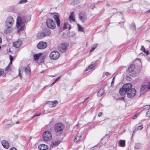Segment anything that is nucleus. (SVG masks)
<instances>
[{
    "mask_svg": "<svg viewBox=\"0 0 150 150\" xmlns=\"http://www.w3.org/2000/svg\"><path fill=\"white\" fill-rule=\"evenodd\" d=\"M132 85L130 83H127L124 84L121 88L119 91V93L120 95L123 96L126 93L129 87H132Z\"/></svg>",
    "mask_w": 150,
    "mask_h": 150,
    "instance_id": "nucleus-3",
    "label": "nucleus"
},
{
    "mask_svg": "<svg viewBox=\"0 0 150 150\" xmlns=\"http://www.w3.org/2000/svg\"><path fill=\"white\" fill-rule=\"evenodd\" d=\"M147 55H148L149 53V51H146L145 50V52H144Z\"/></svg>",
    "mask_w": 150,
    "mask_h": 150,
    "instance_id": "nucleus-53",
    "label": "nucleus"
},
{
    "mask_svg": "<svg viewBox=\"0 0 150 150\" xmlns=\"http://www.w3.org/2000/svg\"><path fill=\"white\" fill-rule=\"evenodd\" d=\"M10 67V66L9 65H8L5 68V71H8Z\"/></svg>",
    "mask_w": 150,
    "mask_h": 150,
    "instance_id": "nucleus-43",
    "label": "nucleus"
},
{
    "mask_svg": "<svg viewBox=\"0 0 150 150\" xmlns=\"http://www.w3.org/2000/svg\"><path fill=\"white\" fill-rule=\"evenodd\" d=\"M88 98H86V99L83 101V103H84L85 102V101H86V100Z\"/></svg>",
    "mask_w": 150,
    "mask_h": 150,
    "instance_id": "nucleus-59",
    "label": "nucleus"
},
{
    "mask_svg": "<svg viewBox=\"0 0 150 150\" xmlns=\"http://www.w3.org/2000/svg\"><path fill=\"white\" fill-rule=\"evenodd\" d=\"M102 114H103V113L102 112H100L99 113L98 115V116L99 117H100L102 115Z\"/></svg>",
    "mask_w": 150,
    "mask_h": 150,
    "instance_id": "nucleus-51",
    "label": "nucleus"
},
{
    "mask_svg": "<svg viewBox=\"0 0 150 150\" xmlns=\"http://www.w3.org/2000/svg\"><path fill=\"white\" fill-rule=\"evenodd\" d=\"M61 76H59L57 78H56L54 81V83H56L57 81L59 80V79L60 78Z\"/></svg>",
    "mask_w": 150,
    "mask_h": 150,
    "instance_id": "nucleus-41",
    "label": "nucleus"
},
{
    "mask_svg": "<svg viewBox=\"0 0 150 150\" xmlns=\"http://www.w3.org/2000/svg\"><path fill=\"white\" fill-rule=\"evenodd\" d=\"M119 24H121L120 26L121 28H122L123 27V26H124V22L123 23L121 22L120 23H119Z\"/></svg>",
    "mask_w": 150,
    "mask_h": 150,
    "instance_id": "nucleus-49",
    "label": "nucleus"
},
{
    "mask_svg": "<svg viewBox=\"0 0 150 150\" xmlns=\"http://www.w3.org/2000/svg\"><path fill=\"white\" fill-rule=\"evenodd\" d=\"M135 130L134 131H133V133L132 134V137L133 136V135H134L135 134Z\"/></svg>",
    "mask_w": 150,
    "mask_h": 150,
    "instance_id": "nucleus-55",
    "label": "nucleus"
},
{
    "mask_svg": "<svg viewBox=\"0 0 150 150\" xmlns=\"http://www.w3.org/2000/svg\"><path fill=\"white\" fill-rule=\"evenodd\" d=\"M42 54V53H40L38 54H34V57L35 61H37L38 60L39 58L41 55Z\"/></svg>",
    "mask_w": 150,
    "mask_h": 150,
    "instance_id": "nucleus-24",
    "label": "nucleus"
},
{
    "mask_svg": "<svg viewBox=\"0 0 150 150\" xmlns=\"http://www.w3.org/2000/svg\"><path fill=\"white\" fill-rule=\"evenodd\" d=\"M9 57L10 61H11V62H12L13 59V57L11 55H10Z\"/></svg>",
    "mask_w": 150,
    "mask_h": 150,
    "instance_id": "nucleus-45",
    "label": "nucleus"
},
{
    "mask_svg": "<svg viewBox=\"0 0 150 150\" xmlns=\"http://www.w3.org/2000/svg\"><path fill=\"white\" fill-rule=\"evenodd\" d=\"M43 140L45 141H48L52 139L51 133L49 131H46L43 134Z\"/></svg>",
    "mask_w": 150,
    "mask_h": 150,
    "instance_id": "nucleus-6",
    "label": "nucleus"
},
{
    "mask_svg": "<svg viewBox=\"0 0 150 150\" xmlns=\"http://www.w3.org/2000/svg\"><path fill=\"white\" fill-rule=\"evenodd\" d=\"M69 44L67 43H62L59 46V50L62 52H66V49L68 47Z\"/></svg>",
    "mask_w": 150,
    "mask_h": 150,
    "instance_id": "nucleus-9",
    "label": "nucleus"
},
{
    "mask_svg": "<svg viewBox=\"0 0 150 150\" xmlns=\"http://www.w3.org/2000/svg\"><path fill=\"white\" fill-rule=\"evenodd\" d=\"M38 148L40 150H46L48 149V146L45 144H42L39 146Z\"/></svg>",
    "mask_w": 150,
    "mask_h": 150,
    "instance_id": "nucleus-17",
    "label": "nucleus"
},
{
    "mask_svg": "<svg viewBox=\"0 0 150 150\" xmlns=\"http://www.w3.org/2000/svg\"><path fill=\"white\" fill-rule=\"evenodd\" d=\"M10 150H17V149L15 147H13L11 148Z\"/></svg>",
    "mask_w": 150,
    "mask_h": 150,
    "instance_id": "nucleus-52",
    "label": "nucleus"
},
{
    "mask_svg": "<svg viewBox=\"0 0 150 150\" xmlns=\"http://www.w3.org/2000/svg\"><path fill=\"white\" fill-rule=\"evenodd\" d=\"M10 126V125L9 124H8L6 125V127H9Z\"/></svg>",
    "mask_w": 150,
    "mask_h": 150,
    "instance_id": "nucleus-57",
    "label": "nucleus"
},
{
    "mask_svg": "<svg viewBox=\"0 0 150 150\" xmlns=\"http://www.w3.org/2000/svg\"><path fill=\"white\" fill-rule=\"evenodd\" d=\"M24 71L26 74L30 75L31 74V70L29 67V65H28L25 69Z\"/></svg>",
    "mask_w": 150,
    "mask_h": 150,
    "instance_id": "nucleus-18",
    "label": "nucleus"
},
{
    "mask_svg": "<svg viewBox=\"0 0 150 150\" xmlns=\"http://www.w3.org/2000/svg\"><path fill=\"white\" fill-rule=\"evenodd\" d=\"M53 17L56 22L57 26L59 27L60 26V20L59 16L57 15H54Z\"/></svg>",
    "mask_w": 150,
    "mask_h": 150,
    "instance_id": "nucleus-14",
    "label": "nucleus"
},
{
    "mask_svg": "<svg viewBox=\"0 0 150 150\" xmlns=\"http://www.w3.org/2000/svg\"><path fill=\"white\" fill-rule=\"evenodd\" d=\"M47 46V43L45 42L41 41L37 45V47L40 49H43L45 48Z\"/></svg>",
    "mask_w": 150,
    "mask_h": 150,
    "instance_id": "nucleus-10",
    "label": "nucleus"
},
{
    "mask_svg": "<svg viewBox=\"0 0 150 150\" xmlns=\"http://www.w3.org/2000/svg\"><path fill=\"white\" fill-rule=\"evenodd\" d=\"M11 64H12V62H11V61H10V63H9L8 65H9L10 66V65Z\"/></svg>",
    "mask_w": 150,
    "mask_h": 150,
    "instance_id": "nucleus-61",
    "label": "nucleus"
},
{
    "mask_svg": "<svg viewBox=\"0 0 150 150\" xmlns=\"http://www.w3.org/2000/svg\"><path fill=\"white\" fill-rule=\"evenodd\" d=\"M43 31L45 33L46 36H48L51 34V32L50 30L48 28L45 29Z\"/></svg>",
    "mask_w": 150,
    "mask_h": 150,
    "instance_id": "nucleus-20",
    "label": "nucleus"
},
{
    "mask_svg": "<svg viewBox=\"0 0 150 150\" xmlns=\"http://www.w3.org/2000/svg\"><path fill=\"white\" fill-rule=\"evenodd\" d=\"M131 88V87L129 88L127 92V95L128 98H132L135 96L136 91L134 88Z\"/></svg>",
    "mask_w": 150,
    "mask_h": 150,
    "instance_id": "nucleus-4",
    "label": "nucleus"
},
{
    "mask_svg": "<svg viewBox=\"0 0 150 150\" xmlns=\"http://www.w3.org/2000/svg\"><path fill=\"white\" fill-rule=\"evenodd\" d=\"M20 123V122L19 121H17L16 122V124H18V123Z\"/></svg>",
    "mask_w": 150,
    "mask_h": 150,
    "instance_id": "nucleus-62",
    "label": "nucleus"
},
{
    "mask_svg": "<svg viewBox=\"0 0 150 150\" xmlns=\"http://www.w3.org/2000/svg\"><path fill=\"white\" fill-rule=\"evenodd\" d=\"M149 86H148V88L149 89H150V81L149 82Z\"/></svg>",
    "mask_w": 150,
    "mask_h": 150,
    "instance_id": "nucleus-58",
    "label": "nucleus"
},
{
    "mask_svg": "<svg viewBox=\"0 0 150 150\" xmlns=\"http://www.w3.org/2000/svg\"><path fill=\"white\" fill-rule=\"evenodd\" d=\"M4 72V70L2 69H0V75L2 74Z\"/></svg>",
    "mask_w": 150,
    "mask_h": 150,
    "instance_id": "nucleus-46",
    "label": "nucleus"
},
{
    "mask_svg": "<svg viewBox=\"0 0 150 150\" xmlns=\"http://www.w3.org/2000/svg\"><path fill=\"white\" fill-rule=\"evenodd\" d=\"M150 109V105H146L143 107V109L145 110H148Z\"/></svg>",
    "mask_w": 150,
    "mask_h": 150,
    "instance_id": "nucleus-33",
    "label": "nucleus"
},
{
    "mask_svg": "<svg viewBox=\"0 0 150 150\" xmlns=\"http://www.w3.org/2000/svg\"><path fill=\"white\" fill-rule=\"evenodd\" d=\"M1 143L2 145L5 148L7 149L9 147V144L7 141L3 140L1 142Z\"/></svg>",
    "mask_w": 150,
    "mask_h": 150,
    "instance_id": "nucleus-15",
    "label": "nucleus"
},
{
    "mask_svg": "<svg viewBox=\"0 0 150 150\" xmlns=\"http://www.w3.org/2000/svg\"><path fill=\"white\" fill-rule=\"evenodd\" d=\"M24 27L23 26H22L20 28V30L21 31L23 30H24Z\"/></svg>",
    "mask_w": 150,
    "mask_h": 150,
    "instance_id": "nucleus-50",
    "label": "nucleus"
},
{
    "mask_svg": "<svg viewBox=\"0 0 150 150\" xmlns=\"http://www.w3.org/2000/svg\"><path fill=\"white\" fill-rule=\"evenodd\" d=\"M138 115V114H136L133 117V119H136L137 117V116Z\"/></svg>",
    "mask_w": 150,
    "mask_h": 150,
    "instance_id": "nucleus-47",
    "label": "nucleus"
},
{
    "mask_svg": "<svg viewBox=\"0 0 150 150\" xmlns=\"http://www.w3.org/2000/svg\"><path fill=\"white\" fill-rule=\"evenodd\" d=\"M28 2L27 0H21L19 1L18 4H23Z\"/></svg>",
    "mask_w": 150,
    "mask_h": 150,
    "instance_id": "nucleus-34",
    "label": "nucleus"
},
{
    "mask_svg": "<svg viewBox=\"0 0 150 150\" xmlns=\"http://www.w3.org/2000/svg\"><path fill=\"white\" fill-rule=\"evenodd\" d=\"M43 31L39 33L38 35V37L39 39H41L46 36Z\"/></svg>",
    "mask_w": 150,
    "mask_h": 150,
    "instance_id": "nucleus-21",
    "label": "nucleus"
},
{
    "mask_svg": "<svg viewBox=\"0 0 150 150\" xmlns=\"http://www.w3.org/2000/svg\"><path fill=\"white\" fill-rule=\"evenodd\" d=\"M96 64H92L87 67L85 69L86 71H88L93 69L95 66Z\"/></svg>",
    "mask_w": 150,
    "mask_h": 150,
    "instance_id": "nucleus-25",
    "label": "nucleus"
},
{
    "mask_svg": "<svg viewBox=\"0 0 150 150\" xmlns=\"http://www.w3.org/2000/svg\"><path fill=\"white\" fill-rule=\"evenodd\" d=\"M111 74L110 73L108 72H106L105 73V75H104V77L106 76L108 78L110 77Z\"/></svg>",
    "mask_w": 150,
    "mask_h": 150,
    "instance_id": "nucleus-37",
    "label": "nucleus"
},
{
    "mask_svg": "<svg viewBox=\"0 0 150 150\" xmlns=\"http://www.w3.org/2000/svg\"><path fill=\"white\" fill-rule=\"evenodd\" d=\"M150 13V9H149L146 12V13Z\"/></svg>",
    "mask_w": 150,
    "mask_h": 150,
    "instance_id": "nucleus-54",
    "label": "nucleus"
},
{
    "mask_svg": "<svg viewBox=\"0 0 150 150\" xmlns=\"http://www.w3.org/2000/svg\"><path fill=\"white\" fill-rule=\"evenodd\" d=\"M46 23L47 26L51 29H54L56 27V25L54 21L50 19L47 20Z\"/></svg>",
    "mask_w": 150,
    "mask_h": 150,
    "instance_id": "nucleus-5",
    "label": "nucleus"
},
{
    "mask_svg": "<svg viewBox=\"0 0 150 150\" xmlns=\"http://www.w3.org/2000/svg\"><path fill=\"white\" fill-rule=\"evenodd\" d=\"M74 12H72L70 13V15L69 16V19L70 21H72L73 22L75 21V19L74 18Z\"/></svg>",
    "mask_w": 150,
    "mask_h": 150,
    "instance_id": "nucleus-19",
    "label": "nucleus"
},
{
    "mask_svg": "<svg viewBox=\"0 0 150 150\" xmlns=\"http://www.w3.org/2000/svg\"><path fill=\"white\" fill-rule=\"evenodd\" d=\"M126 79L128 81H131L132 80L131 78L128 76H126Z\"/></svg>",
    "mask_w": 150,
    "mask_h": 150,
    "instance_id": "nucleus-42",
    "label": "nucleus"
},
{
    "mask_svg": "<svg viewBox=\"0 0 150 150\" xmlns=\"http://www.w3.org/2000/svg\"><path fill=\"white\" fill-rule=\"evenodd\" d=\"M55 83H54V82H53L51 84V85L52 86L53 85H54Z\"/></svg>",
    "mask_w": 150,
    "mask_h": 150,
    "instance_id": "nucleus-63",
    "label": "nucleus"
},
{
    "mask_svg": "<svg viewBox=\"0 0 150 150\" xmlns=\"http://www.w3.org/2000/svg\"><path fill=\"white\" fill-rule=\"evenodd\" d=\"M147 59L148 61H150V57L148 58Z\"/></svg>",
    "mask_w": 150,
    "mask_h": 150,
    "instance_id": "nucleus-60",
    "label": "nucleus"
},
{
    "mask_svg": "<svg viewBox=\"0 0 150 150\" xmlns=\"http://www.w3.org/2000/svg\"><path fill=\"white\" fill-rule=\"evenodd\" d=\"M40 115V113H39V114H35V115H34L32 117V119H33V118L34 117H36V116H39Z\"/></svg>",
    "mask_w": 150,
    "mask_h": 150,
    "instance_id": "nucleus-48",
    "label": "nucleus"
},
{
    "mask_svg": "<svg viewBox=\"0 0 150 150\" xmlns=\"http://www.w3.org/2000/svg\"><path fill=\"white\" fill-rule=\"evenodd\" d=\"M98 45V44H95L94 45H93V47L90 50V52H91L93 51L97 47Z\"/></svg>",
    "mask_w": 150,
    "mask_h": 150,
    "instance_id": "nucleus-31",
    "label": "nucleus"
},
{
    "mask_svg": "<svg viewBox=\"0 0 150 150\" xmlns=\"http://www.w3.org/2000/svg\"><path fill=\"white\" fill-rule=\"evenodd\" d=\"M34 101H35V100H33V102H34Z\"/></svg>",
    "mask_w": 150,
    "mask_h": 150,
    "instance_id": "nucleus-64",
    "label": "nucleus"
},
{
    "mask_svg": "<svg viewBox=\"0 0 150 150\" xmlns=\"http://www.w3.org/2000/svg\"><path fill=\"white\" fill-rule=\"evenodd\" d=\"M21 40H18L16 42H13V45L14 47L16 48H18L21 46Z\"/></svg>",
    "mask_w": 150,
    "mask_h": 150,
    "instance_id": "nucleus-13",
    "label": "nucleus"
},
{
    "mask_svg": "<svg viewBox=\"0 0 150 150\" xmlns=\"http://www.w3.org/2000/svg\"><path fill=\"white\" fill-rule=\"evenodd\" d=\"M60 54L59 52L57 51H54L51 52L50 54V58L54 60L58 59L59 57Z\"/></svg>",
    "mask_w": 150,
    "mask_h": 150,
    "instance_id": "nucleus-8",
    "label": "nucleus"
},
{
    "mask_svg": "<svg viewBox=\"0 0 150 150\" xmlns=\"http://www.w3.org/2000/svg\"><path fill=\"white\" fill-rule=\"evenodd\" d=\"M60 143V141L59 140H57L56 141H54L52 144L53 146H57Z\"/></svg>",
    "mask_w": 150,
    "mask_h": 150,
    "instance_id": "nucleus-28",
    "label": "nucleus"
},
{
    "mask_svg": "<svg viewBox=\"0 0 150 150\" xmlns=\"http://www.w3.org/2000/svg\"><path fill=\"white\" fill-rule=\"evenodd\" d=\"M79 19L81 21H82L83 23H84L86 19L85 18H83V15L82 14L80 13L79 15Z\"/></svg>",
    "mask_w": 150,
    "mask_h": 150,
    "instance_id": "nucleus-26",
    "label": "nucleus"
},
{
    "mask_svg": "<svg viewBox=\"0 0 150 150\" xmlns=\"http://www.w3.org/2000/svg\"><path fill=\"white\" fill-rule=\"evenodd\" d=\"M2 43V39L1 37H0V45H1Z\"/></svg>",
    "mask_w": 150,
    "mask_h": 150,
    "instance_id": "nucleus-56",
    "label": "nucleus"
},
{
    "mask_svg": "<svg viewBox=\"0 0 150 150\" xmlns=\"http://www.w3.org/2000/svg\"><path fill=\"white\" fill-rule=\"evenodd\" d=\"M77 26L78 27V30L79 31L83 32V28L79 24H77Z\"/></svg>",
    "mask_w": 150,
    "mask_h": 150,
    "instance_id": "nucleus-32",
    "label": "nucleus"
},
{
    "mask_svg": "<svg viewBox=\"0 0 150 150\" xmlns=\"http://www.w3.org/2000/svg\"><path fill=\"white\" fill-rule=\"evenodd\" d=\"M13 18L11 16H9L7 18L5 25L8 28H9L12 26L13 24Z\"/></svg>",
    "mask_w": 150,
    "mask_h": 150,
    "instance_id": "nucleus-7",
    "label": "nucleus"
},
{
    "mask_svg": "<svg viewBox=\"0 0 150 150\" xmlns=\"http://www.w3.org/2000/svg\"><path fill=\"white\" fill-rule=\"evenodd\" d=\"M80 0H74L71 3V4L74 6L80 3Z\"/></svg>",
    "mask_w": 150,
    "mask_h": 150,
    "instance_id": "nucleus-29",
    "label": "nucleus"
},
{
    "mask_svg": "<svg viewBox=\"0 0 150 150\" xmlns=\"http://www.w3.org/2000/svg\"><path fill=\"white\" fill-rule=\"evenodd\" d=\"M131 26L133 28V29L135 30V25L134 23H132L131 25Z\"/></svg>",
    "mask_w": 150,
    "mask_h": 150,
    "instance_id": "nucleus-44",
    "label": "nucleus"
},
{
    "mask_svg": "<svg viewBox=\"0 0 150 150\" xmlns=\"http://www.w3.org/2000/svg\"><path fill=\"white\" fill-rule=\"evenodd\" d=\"M148 89H149L148 86L146 85H142L140 89V91L142 93H145Z\"/></svg>",
    "mask_w": 150,
    "mask_h": 150,
    "instance_id": "nucleus-12",
    "label": "nucleus"
},
{
    "mask_svg": "<svg viewBox=\"0 0 150 150\" xmlns=\"http://www.w3.org/2000/svg\"><path fill=\"white\" fill-rule=\"evenodd\" d=\"M141 50L143 52H145V49L143 46H142L141 47Z\"/></svg>",
    "mask_w": 150,
    "mask_h": 150,
    "instance_id": "nucleus-40",
    "label": "nucleus"
},
{
    "mask_svg": "<svg viewBox=\"0 0 150 150\" xmlns=\"http://www.w3.org/2000/svg\"><path fill=\"white\" fill-rule=\"evenodd\" d=\"M9 32V29L8 28L4 30V33L6 34H8Z\"/></svg>",
    "mask_w": 150,
    "mask_h": 150,
    "instance_id": "nucleus-39",
    "label": "nucleus"
},
{
    "mask_svg": "<svg viewBox=\"0 0 150 150\" xmlns=\"http://www.w3.org/2000/svg\"><path fill=\"white\" fill-rule=\"evenodd\" d=\"M143 128V126L142 125H140L137 127V129H135V130H141Z\"/></svg>",
    "mask_w": 150,
    "mask_h": 150,
    "instance_id": "nucleus-35",
    "label": "nucleus"
},
{
    "mask_svg": "<svg viewBox=\"0 0 150 150\" xmlns=\"http://www.w3.org/2000/svg\"><path fill=\"white\" fill-rule=\"evenodd\" d=\"M135 68V66L134 65L132 64L128 67V70L131 73L133 72V71Z\"/></svg>",
    "mask_w": 150,
    "mask_h": 150,
    "instance_id": "nucleus-22",
    "label": "nucleus"
},
{
    "mask_svg": "<svg viewBox=\"0 0 150 150\" xmlns=\"http://www.w3.org/2000/svg\"><path fill=\"white\" fill-rule=\"evenodd\" d=\"M115 76H114L112 79V80L111 82V86L112 87H113L114 86V83L115 81Z\"/></svg>",
    "mask_w": 150,
    "mask_h": 150,
    "instance_id": "nucleus-36",
    "label": "nucleus"
},
{
    "mask_svg": "<svg viewBox=\"0 0 150 150\" xmlns=\"http://www.w3.org/2000/svg\"><path fill=\"white\" fill-rule=\"evenodd\" d=\"M81 137H82L81 135H80V136H79V137L77 136V137H76L74 139V142H78V141H79L80 140V138H81Z\"/></svg>",
    "mask_w": 150,
    "mask_h": 150,
    "instance_id": "nucleus-30",
    "label": "nucleus"
},
{
    "mask_svg": "<svg viewBox=\"0 0 150 150\" xmlns=\"http://www.w3.org/2000/svg\"><path fill=\"white\" fill-rule=\"evenodd\" d=\"M125 140H120L118 143L119 146L121 147H124L125 146Z\"/></svg>",
    "mask_w": 150,
    "mask_h": 150,
    "instance_id": "nucleus-16",
    "label": "nucleus"
},
{
    "mask_svg": "<svg viewBox=\"0 0 150 150\" xmlns=\"http://www.w3.org/2000/svg\"><path fill=\"white\" fill-rule=\"evenodd\" d=\"M30 20V17L28 16H22L21 17L18 16L17 18L16 27L19 28L21 24L23 23H25Z\"/></svg>",
    "mask_w": 150,
    "mask_h": 150,
    "instance_id": "nucleus-1",
    "label": "nucleus"
},
{
    "mask_svg": "<svg viewBox=\"0 0 150 150\" xmlns=\"http://www.w3.org/2000/svg\"><path fill=\"white\" fill-rule=\"evenodd\" d=\"M64 128V125L61 122H59L56 124L54 126V129L57 133L61 134L63 132V130Z\"/></svg>",
    "mask_w": 150,
    "mask_h": 150,
    "instance_id": "nucleus-2",
    "label": "nucleus"
},
{
    "mask_svg": "<svg viewBox=\"0 0 150 150\" xmlns=\"http://www.w3.org/2000/svg\"><path fill=\"white\" fill-rule=\"evenodd\" d=\"M103 95V89H101L98 92L97 94L98 96L100 97Z\"/></svg>",
    "mask_w": 150,
    "mask_h": 150,
    "instance_id": "nucleus-27",
    "label": "nucleus"
},
{
    "mask_svg": "<svg viewBox=\"0 0 150 150\" xmlns=\"http://www.w3.org/2000/svg\"><path fill=\"white\" fill-rule=\"evenodd\" d=\"M47 103L49 104L50 107H54L58 104V102L57 100H54V102L48 101Z\"/></svg>",
    "mask_w": 150,
    "mask_h": 150,
    "instance_id": "nucleus-11",
    "label": "nucleus"
},
{
    "mask_svg": "<svg viewBox=\"0 0 150 150\" xmlns=\"http://www.w3.org/2000/svg\"><path fill=\"white\" fill-rule=\"evenodd\" d=\"M63 28L64 29L68 28V30H69L71 28V25L67 23H65L64 24Z\"/></svg>",
    "mask_w": 150,
    "mask_h": 150,
    "instance_id": "nucleus-23",
    "label": "nucleus"
},
{
    "mask_svg": "<svg viewBox=\"0 0 150 150\" xmlns=\"http://www.w3.org/2000/svg\"><path fill=\"white\" fill-rule=\"evenodd\" d=\"M146 115L149 117H150V110L146 112Z\"/></svg>",
    "mask_w": 150,
    "mask_h": 150,
    "instance_id": "nucleus-38",
    "label": "nucleus"
}]
</instances>
